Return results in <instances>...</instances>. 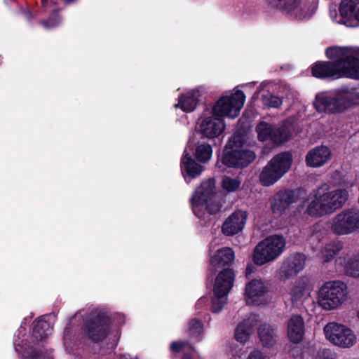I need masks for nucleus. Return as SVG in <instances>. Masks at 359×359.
<instances>
[{"label": "nucleus", "mask_w": 359, "mask_h": 359, "mask_svg": "<svg viewBox=\"0 0 359 359\" xmlns=\"http://www.w3.org/2000/svg\"><path fill=\"white\" fill-rule=\"evenodd\" d=\"M332 62H318L312 68V75L318 79L350 78L359 79V48L331 47L326 50Z\"/></svg>", "instance_id": "f257e3e1"}, {"label": "nucleus", "mask_w": 359, "mask_h": 359, "mask_svg": "<svg viewBox=\"0 0 359 359\" xmlns=\"http://www.w3.org/2000/svg\"><path fill=\"white\" fill-rule=\"evenodd\" d=\"M348 196L346 189H332L328 184L324 183L309 195L306 212L316 217L331 215L345 205Z\"/></svg>", "instance_id": "f03ea898"}, {"label": "nucleus", "mask_w": 359, "mask_h": 359, "mask_svg": "<svg viewBox=\"0 0 359 359\" xmlns=\"http://www.w3.org/2000/svg\"><path fill=\"white\" fill-rule=\"evenodd\" d=\"M313 105L318 112L342 114L359 105V90L344 86L334 90L331 95L320 93L316 95Z\"/></svg>", "instance_id": "7ed1b4c3"}, {"label": "nucleus", "mask_w": 359, "mask_h": 359, "mask_svg": "<svg viewBox=\"0 0 359 359\" xmlns=\"http://www.w3.org/2000/svg\"><path fill=\"white\" fill-rule=\"evenodd\" d=\"M191 204L194 213L198 217H205V213L215 215L218 213L222 205L216 193L215 182L213 179L201 182L191 198Z\"/></svg>", "instance_id": "20e7f679"}, {"label": "nucleus", "mask_w": 359, "mask_h": 359, "mask_svg": "<svg viewBox=\"0 0 359 359\" xmlns=\"http://www.w3.org/2000/svg\"><path fill=\"white\" fill-rule=\"evenodd\" d=\"M286 245L285 238L279 234L267 236L255 248L253 262L259 266L272 262L284 252Z\"/></svg>", "instance_id": "39448f33"}, {"label": "nucleus", "mask_w": 359, "mask_h": 359, "mask_svg": "<svg viewBox=\"0 0 359 359\" xmlns=\"http://www.w3.org/2000/svg\"><path fill=\"white\" fill-rule=\"evenodd\" d=\"M294 121L293 118L283 121L280 125L260 121L255 128L257 138L261 142L269 141L275 144H283L291 137Z\"/></svg>", "instance_id": "423d86ee"}, {"label": "nucleus", "mask_w": 359, "mask_h": 359, "mask_svg": "<svg viewBox=\"0 0 359 359\" xmlns=\"http://www.w3.org/2000/svg\"><path fill=\"white\" fill-rule=\"evenodd\" d=\"M292 161V155L289 152L275 156L261 172L259 177L260 183L264 187L275 184L290 170Z\"/></svg>", "instance_id": "0eeeda50"}, {"label": "nucleus", "mask_w": 359, "mask_h": 359, "mask_svg": "<svg viewBox=\"0 0 359 359\" xmlns=\"http://www.w3.org/2000/svg\"><path fill=\"white\" fill-rule=\"evenodd\" d=\"M347 297V286L340 280L326 282L320 289L318 304L325 310L339 308Z\"/></svg>", "instance_id": "6e6552de"}, {"label": "nucleus", "mask_w": 359, "mask_h": 359, "mask_svg": "<svg viewBox=\"0 0 359 359\" xmlns=\"http://www.w3.org/2000/svg\"><path fill=\"white\" fill-rule=\"evenodd\" d=\"M323 332L330 343L341 348H350L358 341L355 331L342 323L330 322L324 327Z\"/></svg>", "instance_id": "1a4fd4ad"}, {"label": "nucleus", "mask_w": 359, "mask_h": 359, "mask_svg": "<svg viewBox=\"0 0 359 359\" xmlns=\"http://www.w3.org/2000/svg\"><path fill=\"white\" fill-rule=\"evenodd\" d=\"M329 228L337 236H347L359 232V209L347 208L335 215Z\"/></svg>", "instance_id": "9d476101"}, {"label": "nucleus", "mask_w": 359, "mask_h": 359, "mask_svg": "<svg viewBox=\"0 0 359 359\" xmlns=\"http://www.w3.org/2000/svg\"><path fill=\"white\" fill-rule=\"evenodd\" d=\"M245 96L243 91L226 92L216 102L212 108L214 115L235 118L245 103Z\"/></svg>", "instance_id": "9b49d317"}, {"label": "nucleus", "mask_w": 359, "mask_h": 359, "mask_svg": "<svg viewBox=\"0 0 359 359\" xmlns=\"http://www.w3.org/2000/svg\"><path fill=\"white\" fill-rule=\"evenodd\" d=\"M234 278V272L231 269L222 270L216 277L212 300V312L221 311L226 304L227 295L233 285Z\"/></svg>", "instance_id": "f8f14e48"}, {"label": "nucleus", "mask_w": 359, "mask_h": 359, "mask_svg": "<svg viewBox=\"0 0 359 359\" xmlns=\"http://www.w3.org/2000/svg\"><path fill=\"white\" fill-rule=\"evenodd\" d=\"M269 6L283 11L290 18L304 20L310 18L316 11L315 4L303 0H266Z\"/></svg>", "instance_id": "ddd939ff"}, {"label": "nucleus", "mask_w": 359, "mask_h": 359, "mask_svg": "<svg viewBox=\"0 0 359 359\" xmlns=\"http://www.w3.org/2000/svg\"><path fill=\"white\" fill-rule=\"evenodd\" d=\"M235 143L234 137L225 147L222 163L230 168H245L255 160V154L248 149H239Z\"/></svg>", "instance_id": "4468645a"}, {"label": "nucleus", "mask_w": 359, "mask_h": 359, "mask_svg": "<svg viewBox=\"0 0 359 359\" xmlns=\"http://www.w3.org/2000/svg\"><path fill=\"white\" fill-rule=\"evenodd\" d=\"M339 11L330 9V16L337 24H344L347 27L359 26V0H341Z\"/></svg>", "instance_id": "2eb2a0df"}, {"label": "nucleus", "mask_w": 359, "mask_h": 359, "mask_svg": "<svg viewBox=\"0 0 359 359\" xmlns=\"http://www.w3.org/2000/svg\"><path fill=\"white\" fill-rule=\"evenodd\" d=\"M306 257L300 252L292 253L285 257L279 269L276 276L280 280H287L297 276L305 267Z\"/></svg>", "instance_id": "dca6fc26"}, {"label": "nucleus", "mask_w": 359, "mask_h": 359, "mask_svg": "<svg viewBox=\"0 0 359 359\" xmlns=\"http://www.w3.org/2000/svg\"><path fill=\"white\" fill-rule=\"evenodd\" d=\"M268 284L260 277L248 281L245 285L244 297L248 305H260L266 302Z\"/></svg>", "instance_id": "f3484780"}, {"label": "nucleus", "mask_w": 359, "mask_h": 359, "mask_svg": "<svg viewBox=\"0 0 359 359\" xmlns=\"http://www.w3.org/2000/svg\"><path fill=\"white\" fill-rule=\"evenodd\" d=\"M194 144V141L192 137H190L181 159L182 174L187 183H189V181L187 180V177L191 178L198 177L203 171V167L196 163L191 156V151L193 150Z\"/></svg>", "instance_id": "a211bd4d"}, {"label": "nucleus", "mask_w": 359, "mask_h": 359, "mask_svg": "<svg viewBox=\"0 0 359 359\" xmlns=\"http://www.w3.org/2000/svg\"><path fill=\"white\" fill-rule=\"evenodd\" d=\"M336 267L348 276L359 278V250H349L335 259Z\"/></svg>", "instance_id": "6ab92c4d"}, {"label": "nucleus", "mask_w": 359, "mask_h": 359, "mask_svg": "<svg viewBox=\"0 0 359 359\" xmlns=\"http://www.w3.org/2000/svg\"><path fill=\"white\" fill-rule=\"evenodd\" d=\"M225 129V123L221 118L213 116L204 118L198 127V132L208 139L221 135Z\"/></svg>", "instance_id": "aec40b11"}, {"label": "nucleus", "mask_w": 359, "mask_h": 359, "mask_svg": "<svg viewBox=\"0 0 359 359\" xmlns=\"http://www.w3.org/2000/svg\"><path fill=\"white\" fill-rule=\"evenodd\" d=\"M248 215V212L245 210L234 211L224 222L222 227V233L230 236L241 231L246 224Z\"/></svg>", "instance_id": "412c9836"}, {"label": "nucleus", "mask_w": 359, "mask_h": 359, "mask_svg": "<svg viewBox=\"0 0 359 359\" xmlns=\"http://www.w3.org/2000/svg\"><path fill=\"white\" fill-rule=\"evenodd\" d=\"M109 318L103 313L98 315L86 325L87 334L95 341L104 339L109 332Z\"/></svg>", "instance_id": "4be33fe9"}, {"label": "nucleus", "mask_w": 359, "mask_h": 359, "mask_svg": "<svg viewBox=\"0 0 359 359\" xmlns=\"http://www.w3.org/2000/svg\"><path fill=\"white\" fill-rule=\"evenodd\" d=\"M234 260V252L230 248H222L214 251L212 245L210 247V268L216 271L218 269L232 264Z\"/></svg>", "instance_id": "5701e85b"}, {"label": "nucleus", "mask_w": 359, "mask_h": 359, "mask_svg": "<svg viewBox=\"0 0 359 359\" xmlns=\"http://www.w3.org/2000/svg\"><path fill=\"white\" fill-rule=\"evenodd\" d=\"M296 201L294 193L292 190H280L271 199V209L274 214H281Z\"/></svg>", "instance_id": "b1692460"}, {"label": "nucleus", "mask_w": 359, "mask_h": 359, "mask_svg": "<svg viewBox=\"0 0 359 359\" xmlns=\"http://www.w3.org/2000/svg\"><path fill=\"white\" fill-rule=\"evenodd\" d=\"M259 320V316L257 314H250L247 318L239 323L235 331V338L241 343H245L252 334L254 327Z\"/></svg>", "instance_id": "393cba45"}, {"label": "nucleus", "mask_w": 359, "mask_h": 359, "mask_svg": "<svg viewBox=\"0 0 359 359\" xmlns=\"http://www.w3.org/2000/svg\"><path fill=\"white\" fill-rule=\"evenodd\" d=\"M330 149L327 147H316L306 154V163L309 167H320L330 160Z\"/></svg>", "instance_id": "a878e982"}, {"label": "nucleus", "mask_w": 359, "mask_h": 359, "mask_svg": "<svg viewBox=\"0 0 359 359\" xmlns=\"http://www.w3.org/2000/svg\"><path fill=\"white\" fill-rule=\"evenodd\" d=\"M304 335V323L300 316H293L287 323V336L290 341L298 343Z\"/></svg>", "instance_id": "bb28decb"}, {"label": "nucleus", "mask_w": 359, "mask_h": 359, "mask_svg": "<svg viewBox=\"0 0 359 359\" xmlns=\"http://www.w3.org/2000/svg\"><path fill=\"white\" fill-rule=\"evenodd\" d=\"M199 96V89H192L179 97L175 107L180 108L187 113L191 112L196 108Z\"/></svg>", "instance_id": "cd10ccee"}, {"label": "nucleus", "mask_w": 359, "mask_h": 359, "mask_svg": "<svg viewBox=\"0 0 359 359\" xmlns=\"http://www.w3.org/2000/svg\"><path fill=\"white\" fill-rule=\"evenodd\" d=\"M311 287L309 281L306 278H301L290 292L291 300L293 303H297L307 299L310 296Z\"/></svg>", "instance_id": "c85d7f7f"}, {"label": "nucleus", "mask_w": 359, "mask_h": 359, "mask_svg": "<svg viewBox=\"0 0 359 359\" xmlns=\"http://www.w3.org/2000/svg\"><path fill=\"white\" fill-rule=\"evenodd\" d=\"M343 248V243L340 241H332L327 243L322 248L318 257L323 263L330 262L334 257Z\"/></svg>", "instance_id": "c756f323"}, {"label": "nucleus", "mask_w": 359, "mask_h": 359, "mask_svg": "<svg viewBox=\"0 0 359 359\" xmlns=\"http://www.w3.org/2000/svg\"><path fill=\"white\" fill-rule=\"evenodd\" d=\"M52 327L43 318L34 322L33 337L36 341H42L52 333Z\"/></svg>", "instance_id": "7c9ffc66"}, {"label": "nucleus", "mask_w": 359, "mask_h": 359, "mask_svg": "<svg viewBox=\"0 0 359 359\" xmlns=\"http://www.w3.org/2000/svg\"><path fill=\"white\" fill-rule=\"evenodd\" d=\"M188 334L196 341L202 339L204 334V325L203 322L197 318H192L188 323Z\"/></svg>", "instance_id": "2f4dec72"}, {"label": "nucleus", "mask_w": 359, "mask_h": 359, "mask_svg": "<svg viewBox=\"0 0 359 359\" xmlns=\"http://www.w3.org/2000/svg\"><path fill=\"white\" fill-rule=\"evenodd\" d=\"M258 334L262 344L265 346H273L276 341V334L269 325L264 324L259 327Z\"/></svg>", "instance_id": "473e14b6"}, {"label": "nucleus", "mask_w": 359, "mask_h": 359, "mask_svg": "<svg viewBox=\"0 0 359 359\" xmlns=\"http://www.w3.org/2000/svg\"><path fill=\"white\" fill-rule=\"evenodd\" d=\"M25 345H26V344H25ZM15 351L20 354H22L24 359H50L46 353H44L41 351L37 352L27 351L26 347L23 348L24 344L21 345L17 341L15 342Z\"/></svg>", "instance_id": "72a5a7b5"}, {"label": "nucleus", "mask_w": 359, "mask_h": 359, "mask_svg": "<svg viewBox=\"0 0 359 359\" xmlns=\"http://www.w3.org/2000/svg\"><path fill=\"white\" fill-rule=\"evenodd\" d=\"M267 86L268 83H261L259 86L260 89L258 90L257 94H261L262 102L265 106L274 108L278 107L282 103L281 100L279 97L272 95L269 93L266 94L264 93H261L262 91L264 90V88H267Z\"/></svg>", "instance_id": "f704fd0d"}, {"label": "nucleus", "mask_w": 359, "mask_h": 359, "mask_svg": "<svg viewBox=\"0 0 359 359\" xmlns=\"http://www.w3.org/2000/svg\"><path fill=\"white\" fill-rule=\"evenodd\" d=\"M241 182V180L238 177L224 176L222 180L221 187L226 193H234L240 189Z\"/></svg>", "instance_id": "c9c22d12"}, {"label": "nucleus", "mask_w": 359, "mask_h": 359, "mask_svg": "<svg viewBox=\"0 0 359 359\" xmlns=\"http://www.w3.org/2000/svg\"><path fill=\"white\" fill-rule=\"evenodd\" d=\"M212 155V149L209 144H198L195 149V157L201 163L208 162Z\"/></svg>", "instance_id": "e433bc0d"}, {"label": "nucleus", "mask_w": 359, "mask_h": 359, "mask_svg": "<svg viewBox=\"0 0 359 359\" xmlns=\"http://www.w3.org/2000/svg\"><path fill=\"white\" fill-rule=\"evenodd\" d=\"M170 351L172 353H180L182 352L184 355V359H190L191 355L189 354L190 351H194L193 347L188 343L177 341H174L170 344Z\"/></svg>", "instance_id": "4c0bfd02"}, {"label": "nucleus", "mask_w": 359, "mask_h": 359, "mask_svg": "<svg viewBox=\"0 0 359 359\" xmlns=\"http://www.w3.org/2000/svg\"><path fill=\"white\" fill-rule=\"evenodd\" d=\"M62 22V18L58 15L57 12H53L50 17L41 24L45 29H52L59 25Z\"/></svg>", "instance_id": "58836bf2"}, {"label": "nucleus", "mask_w": 359, "mask_h": 359, "mask_svg": "<svg viewBox=\"0 0 359 359\" xmlns=\"http://www.w3.org/2000/svg\"><path fill=\"white\" fill-rule=\"evenodd\" d=\"M313 359H335V356L330 349L324 348L319 350Z\"/></svg>", "instance_id": "ea45409f"}, {"label": "nucleus", "mask_w": 359, "mask_h": 359, "mask_svg": "<svg viewBox=\"0 0 359 359\" xmlns=\"http://www.w3.org/2000/svg\"><path fill=\"white\" fill-rule=\"evenodd\" d=\"M322 225L320 224H316L312 227V233L311 234V241L320 240L321 233H320Z\"/></svg>", "instance_id": "a19ab883"}, {"label": "nucleus", "mask_w": 359, "mask_h": 359, "mask_svg": "<svg viewBox=\"0 0 359 359\" xmlns=\"http://www.w3.org/2000/svg\"><path fill=\"white\" fill-rule=\"evenodd\" d=\"M208 303V299L207 297H203L198 299L197 303L196 304V309L197 310L202 309L203 307L206 306Z\"/></svg>", "instance_id": "79ce46f5"}, {"label": "nucleus", "mask_w": 359, "mask_h": 359, "mask_svg": "<svg viewBox=\"0 0 359 359\" xmlns=\"http://www.w3.org/2000/svg\"><path fill=\"white\" fill-rule=\"evenodd\" d=\"M265 355L259 351L252 352L247 359H265Z\"/></svg>", "instance_id": "37998d69"}, {"label": "nucleus", "mask_w": 359, "mask_h": 359, "mask_svg": "<svg viewBox=\"0 0 359 359\" xmlns=\"http://www.w3.org/2000/svg\"><path fill=\"white\" fill-rule=\"evenodd\" d=\"M252 269L250 266H248L246 268V276H249L252 273Z\"/></svg>", "instance_id": "c03bdc74"}, {"label": "nucleus", "mask_w": 359, "mask_h": 359, "mask_svg": "<svg viewBox=\"0 0 359 359\" xmlns=\"http://www.w3.org/2000/svg\"><path fill=\"white\" fill-rule=\"evenodd\" d=\"M65 4H70L76 2L77 0H62Z\"/></svg>", "instance_id": "a18cd8bd"}, {"label": "nucleus", "mask_w": 359, "mask_h": 359, "mask_svg": "<svg viewBox=\"0 0 359 359\" xmlns=\"http://www.w3.org/2000/svg\"><path fill=\"white\" fill-rule=\"evenodd\" d=\"M41 1H42L43 7L44 8H46V6L48 5L47 0H41Z\"/></svg>", "instance_id": "49530a36"}, {"label": "nucleus", "mask_w": 359, "mask_h": 359, "mask_svg": "<svg viewBox=\"0 0 359 359\" xmlns=\"http://www.w3.org/2000/svg\"><path fill=\"white\" fill-rule=\"evenodd\" d=\"M120 359H128V358L127 355H121Z\"/></svg>", "instance_id": "de8ad7c7"}, {"label": "nucleus", "mask_w": 359, "mask_h": 359, "mask_svg": "<svg viewBox=\"0 0 359 359\" xmlns=\"http://www.w3.org/2000/svg\"><path fill=\"white\" fill-rule=\"evenodd\" d=\"M358 318H359V310H358Z\"/></svg>", "instance_id": "09e8293b"}]
</instances>
